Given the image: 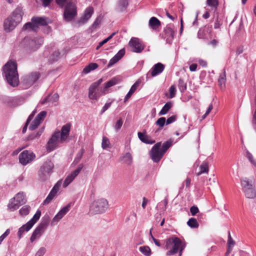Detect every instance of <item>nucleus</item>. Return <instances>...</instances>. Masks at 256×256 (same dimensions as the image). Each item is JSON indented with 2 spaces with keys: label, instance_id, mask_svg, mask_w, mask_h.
<instances>
[{
  "label": "nucleus",
  "instance_id": "nucleus-1",
  "mask_svg": "<svg viewBox=\"0 0 256 256\" xmlns=\"http://www.w3.org/2000/svg\"><path fill=\"white\" fill-rule=\"evenodd\" d=\"M119 76H116L104 84L102 88L98 90V87L103 82L102 78H100L93 82L88 88V98L92 100H98L100 96L110 92L109 88L121 82Z\"/></svg>",
  "mask_w": 256,
  "mask_h": 256
},
{
  "label": "nucleus",
  "instance_id": "nucleus-2",
  "mask_svg": "<svg viewBox=\"0 0 256 256\" xmlns=\"http://www.w3.org/2000/svg\"><path fill=\"white\" fill-rule=\"evenodd\" d=\"M4 75L8 83L12 86H16L19 83L17 64L15 61L10 60L4 66Z\"/></svg>",
  "mask_w": 256,
  "mask_h": 256
},
{
  "label": "nucleus",
  "instance_id": "nucleus-3",
  "mask_svg": "<svg viewBox=\"0 0 256 256\" xmlns=\"http://www.w3.org/2000/svg\"><path fill=\"white\" fill-rule=\"evenodd\" d=\"M164 248L168 250L166 255L171 256L178 252V256H182L185 245L182 240L176 236L170 237L165 240Z\"/></svg>",
  "mask_w": 256,
  "mask_h": 256
},
{
  "label": "nucleus",
  "instance_id": "nucleus-4",
  "mask_svg": "<svg viewBox=\"0 0 256 256\" xmlns=\"http://www.w3.org/2000/svg\"><path fill=\"white\" fill-rule=\"evenodd\" d=\"M108 202L104 198H98L92 201L90 206V213L92 214H102L108 208Z\"/></svg>",
  "mask_w": 256,
  "mask_h": 256
},
{
  "label": "nucleus",
  "instance_id": "nucleus-5",
  "mask_svg": "<svg viewBox=\"0 0 256 256\" xmlns=\"http://www.w3.org/2000/svg\"><path fill=\"white\" fill-rule=\"evenodd\" d=\"M54 164L49 160H46L40 166L38 171L39 179L42 182L46 180L53 172Z\"/></svg>",
  "mask_w": 256,
  "mask_h": 256
},
{
  "label": "nucleus",
  "instance_id": "nucleus-6",
  "mask_svg": "<svg viewBox=\"0 0 256 256\" xmlns=\"http://www.w3.org/2000/svg\"><path fill=\"white\" fill-rule=\"evenodd\" d=\"M242 189L246 197L248 198H254L256 196V192L254 184L246 178L240 179Z\"/></svg>",
  "mask_w": 256,
  "mask_h": 256
},
{
  "label": "nucleus",
  "instance_id": "nucleus-7",
  "mask_svg": "<svg viewBox=\"0 0 256 256\" xmlns=\"http://www.w3.org/2000/svg\"><path fill=\"white\" fill-rule=\"evenodd\" d=\"M48 19L44 17H33L32 22L26 24L22 29L24 30L36 31L40 26H46Z\"/></svg>",
  "mask_w": 256,
  "mask_h": 256
},
{
  "label": "nucleus",
  "instance_id": "nucleus-8",
  "mask_svg": "<svg viewBox=\"0 0 256 256\" xmlns=\"http://www.w3.org/2000/svg\"><path fill=\"white\" fill-rule=\"evenodd\" d=\"M41 216V212L38 210L33 217L25 224L21 226L18 232V236L20 238L24 232H28L39 220Z\"/></svg>",
  "mask_w": 256,
  "mask_h": 256
},
{
  "label": "nucleus",
  "instance_id": "nucleus-9",
  "mask_svg": "<svg viewBox=\"0 0 256 256\" xmlns=\"http://www.w3.org/2000/svg\"><path fill=\"white\" fill-rule=\"evenodd\" d=\"M26 200L23 192H18L11 200L8 205V209L11 211L17 210L20 205L26 203Z\"/></svg>",
  "mask_w": 256,
  "mask_h": 256
},
{
  "label": "nucleus",
  "instance_id": "nucleus-10",
  "mask_svg": "<svg viewBox=\"0 0 256 256\" xmlns=\"http://www.w3.org/2000/svg\"><path fill=\"white\" fill-rule=\"evenodd\" d=\"M40 74L33 72L23 77L21 84L24 89H27L32 86L40 78Z\"/></svg>",
  "mask_w": 256,
  "mask_h": 256
},
{
  "label": "nucleus",
  "instance_id": "nucleus-11",
  "mask_svg": "<svg viewBox=\"0 0 256 256\" xmlns=\"http://www.w3.org/2000/svg\"><path fill=\"white\" fill-rule=\"evenodd\" d=\"M77 14L76 6L72 2H68L64 8V18L67 21L72 20Z\"/></svg>",
  "mask_w": 256,
  "mask_h": 256
},
{
  "label": "nucleus",
  "instance_id": "nucleus-12",
  "mask_svg": "<svg viewBox=\"0 0 256 256\" xmlns=\"http://www.w3.org/2000/svg\"><path fill=\"white\" fill-rule=\"evenodd\" d=\"M161 143L158 142L152 148L150 152V156L154 162H158L162 158L164 153L160 150Z\"/></svg>",
  "mask_w": 256,
  "mask_h": 256
},
{
  "label": "nucleus",
  "instance_id": "nucleus-13",
  "mask_svg": "<svg viewBox=\"0 0 256 256\" xmlns=\"http://www.w3.org/2000/svg\"><path fill=\"white\" fill-rule=\"evenodd\" d=\"M36 158L35 154L32 152L28 150L23 151L19 155L20 162L23 166L31 162Z\"/></svg>",
  "mask_w": 256,
  "mask_h": 256
},
{
  "label": "nucleus",
  "instance_id": "nucleus-14",
  "mask_svg": "<svg viewBox=\"0 0 256 256\" xmlns=\"http://www.w3.org/2000/svg\"><path fill=\"white\" fill-rule=\"evenodd\" d=\"M60 132H55L48 140L47 144V150L50 152L54 150L58 146L60 140Z\"/></svg>",
  "mask_w": 256,
  "mask_h": 256
},
{
  "label": "nucleus",
  "instance_id": "nucleus-15",
  "mask_svg": "<svg viewBox=\"0 0 256 256\" xmlns=\"http://www.w3.org/2000/svg\"><path fill=\"white\" fill-rule=\"evenodd\" d=\"M24 42L32 50L38 49L44 42L42 38L38 37L34 38H24Z\"/></svg>",
  "mask_w": 256,
  "mask_h": 256
},
{
  "label": "nucleus",
  "instance_id": "nucleus-16",
  "mask_svg": "<svg viewBox=\"0 0 256 256\" xmlns=\"http://www.w3.org/2000/svg\"><path fill=\"white\" fill-rule=\"evenodd\" d=\"M128 44L132 48V51L134 52L140 53L144 48V46L138 38H132L129 42Z\"/></svg>",
  "mask_w": 256,
  "mask_h": 256
},
{
  "label": "nucleus",
  "instance_id": "nucleus-17",
  "mask_svg": "<svg viewBox=\"0 0 256 256\" xmlns=\"http://www.w3.org/2000/svg\"><path fill=\"white\" fill-rule=\"evenodd\" d=\"M48 226V222H45L40 224L34 231L31 237L30 241L33 242L37 238H39L44 233Z\"/></svg>",
  "mask_w": 256,
  "mask_h": 256
},
{
  "label": "nucleus",
  "instance_id": "nucleus-18",
  "mask_svg": "<svg viewBox=\"0 0 256 256\" xmlns=\"http://www.w3.org/2000/svg\"><path fill=\"white\" fill-rule=\"evenodd\" d=\"M83 165L80 164L76 170L67 176L63 183L64 188L67 187L80 174Z\"/></svg>",
  "mask_w": 256,
  "mask_h": 256
},
{
  "label": "nucleus",
  "instance_id": "nucleus-19",
  "mask_svg": "<svg viewBox=\"0 0 256 256\" xmlns=\"http://www.w3.org/2000/svg\"><path fill=\"white\" fill-rule=\"evenodd\" d=\"M46 114L47 112L46 111H42L39 113L30 124L29 126V130H33L36 129L46 118Z\"/></svg>",
  "mask_w": 256,
  "mask_h": 256
},
{
  "label": "nucleus",
  "instance_id": "nucleus-20",
  "mask_svg": "<svg viewBox=\"0 0 256 256\" xmlns=\"http://www.w3.org/2000/svg\"><path fill=\"white\" fill-rule=\"evenodd\" d=\"M176 30L170 26H167L164 30V36L166 42L170 44L175 34Z\"/></svg>",
  "mask_w": 256,
  "mask_h": 256
},
{
  "label": "nucleus",
  "instance_id": "nucleus-21",
  "mask_svg": "<svg viewBox=\"0 0 256 256\" xmlns=\"http://www.w3.org/2000/svg\"><path fill=\"white\" fill-rule=\"evenodd\" d=\"M165 66L160 62L155 64L147 74V77L149 74L152 77L156 76L161 74L164 70Z\"/></svg>",
  "mask_w": 256,
  "mask_h": 256
},
{
  "label": "nucleus",
  "instance_id": "nucleus-22",
  "mask_svg": "<svg viewBox=\"0 0 256 256\" xmlns=\"http://www.w3.org/2000/svg\"><path fill=\"white\" fill-rule=\"evenodd\" d=\"M60 181L58 182L53 187L46 198L44 201L43 204H49L51 200L56 196V194L60 186Z\"/></svg>",
  "mask_w": 256,
  "mask_h": 256
},
{
  "label": "nucleus",
  "instance_id": "nucleus-23",
  "mask_svg": "<svg viewBox=\"0 0 256 256\" xmlns=\"http://www.w3.org/2000/svg\"><path fill=\"white\" fill-rule=\"evenodd\" d=\"M60 181L58 182L53 187L46 198L44 201L43 204H49L51 200L56 196V194L60 186Z\"/></svg>",
  "mask_w": 256,
  "mask_h": 256
},
{
  "label": "nucleus",
  "instance_id": "nucleus-24",
  "mask_svg": "<svg viewBox=\"0 0 256 256\" xmlns=\"http://www.w3.org/2000/svg\"><path fill=\"white\" fill-rule=\"evenodd\" d=\"M70 128L71 124L70 123H68L62 126L60 136V142H64L68 138L70 134Z\"/></svg>",
  "mask_w": 256,
  "mask_h": 256
},
{
  "label": "nucleus",
  "instance_id": "nucleus-25",
  "mask_svg": "<svg viewBox=\"0 0 256 256\" xmlns=\"http://www.w3.org/2000/svg\"><path fill=\"white\" fill-rule=\"evenodd\" d=\"M125 54V50L122 48L112 58L108 65V67L110 68L113 66L114 64L116 63L119 60H120Z\"/></svg>",
  "mask_w": 256,
  "mask_h": 256
},
{
  "label": "nucleus",
  "instance_id": "nucleus-26",
  "mask_svg": "<svg viewBox=\"0 0 256 256\" xmlns=\"http://www.w3.org/2000/svg\"><path fill=\"white\" fill-rule=\"evenodd\" d=\"M16 25L17 24L9 17L4 22V29L9 32L13 30Z\"/></svg>",
  "mask_w": 256,
  "mask_h": 256
},
{
  "label": "nucleus",
  "instance_id": "nucleus-27",
  "mask_svg": "<svg viewBox=\"0 0 256 256\" xmlns=\"http://www.w3.org/2000/svg\"><path fill=\"white\" fill-rule=\"evenodd\" d=\"M94 12L93 8L89 6L86 8L84 11V16L80 18V22L84 24L87 22L92 16Z\"/></svg>",
  "mask_w": 256,
  "mask_h": 256
},
{
  "label": "nucleus",
  "instance_id": "nucleus-28",
  "mask_svg": "<svg viewBox=\"0 0 256 256\" xmlns=\"http://www.w3.org/2000/svg\"><path fill=\"white\" fill-rule=\"evenodd\" d=\"M10 18L16 24L20 22L22 20V15L20 10L19 9L16 10Z\"/></svg>",
  "mask_w": 256,
  "mask_h": 256
},
{
  "label": "nucleus",
  "instance_id": "nucleus-29",
  "mask_svg": "<svg viewBox=\"0 0 256 256\" xmlns=\"http://www.w3.org/2000/svg\"><path fill=\"white\" fill-rule=\"evenodd\" d=\"M138 136L139 139L143 142L146 144H153L155 142V140L150 138V136L144 134L141 132L138 133Z\"/></svg>",
  "mask_w": 256,
  "mask_h": 256
},
{
  "label": "nucleus",
  "instance_id": "nucleus-30",
  "mask_svg": "<svg viewBox=\"0 0 256 256\" xmlns=\"http://www.w3.org/2000/svg\"><path fill=\"white\" fill-rule=\"evenodd\" d=\"M160 24V22L156 17H152L149 20L148 26L153 30H156Z\"/></svg>",
  "mask_w": 256,
  "mask_h": 256
},
{
  "label": "nucleus",
  "instance_id": "nucleus-31",
  "mask_svg": "<svg viewBox=\"0 0 256 256\" xmlns=\"http://www.w3.org/2000/svg\"><path fill=\"white\" fill-rule=\"evenodd\" d=\"M120 160L128 166H130L132 162V156L130 152H126L120 158Z\"/></svg>",
  "mask_w": 256,
  "mask_h": 256
},
{
  "label": "nucleus",
  "instance_id": "nucleus-32",
  "mask_svg": "<svg viewBox=\"0 0 256 256\" xmlns=\"http://www.w3.org/2000/svg\"><path fill=\"white\" fill-rule=\"evenodd\" d=\"M172 103L170 102H166L162 107V110L158 113L159 116H162L166 114L169 110L172 108Z\"/></svg>",
  "mask_w": 256,
  "mask_h": 256
},
{
  "label": "nucleus",
  "instance_id": "nucleus-33",
  "mask_svg": "<svg viewBox=\"0 0 256 256\" xmlns=\"http://www.w3.org/2000/svg\"><path fill=\"white\" fill-rule=\"evenodd\" d=\"M226 81V72L224 70V72L220 74L218 82L221 88H223L225 86Z\"/></svg>",
  "mask_w": 256,
  "mask_h": 256
},
{
  "label": "nucleus",
  "instance_id": "nucleus-34",
  "mask_svg": "<svg viewBox=\"0 0 256 256\" xmlns=\"http://www.w3.org/2000/svg\"><path fill=\"white\" fill-rule=\"evenodd\" d=\"M59 96L57 94H54L51 97L50 96L46 98L42 101L41 102L42 104H44L47 102H56L58 100Z\"/></svg>",
  "mask_w": 256,
  "mask_h": 256
},
{
  "label": "nucleus",
  "instance_id": "nucleus-35",
  "mask_svg": "<svg viewBox=\"0 0 256 256\" xmlns=\"http://www.w3.org/2000/svg\"><path fill=\"white\" fill-rule=\"evenodd\" d=\"M200 172L197 174L198 176H200L203 173H208V163L206 162H204L200 166Z\"/></svg>",
  "mask_w": 256,
  "mask_h": 256
},
{
  "label": "nucleus",
  "instance_id": "nucleus-36",
  "mask_svg": "<svg viewBox=\"0 0 256 256\" xmlns=\"http://www.w3.org/2000/svg\"><path fill=\"white\" fill-rule=\"evenodd\" d=\"M140 251L145 256H150L151 250L148 246H144L139 248Z\"/></svg>",
  "mask_w": 256,
  "mask_h": 256
},
{
  "label": "nucleus",
  "instance_id": "nucleus-37",
  "mask_svg": "<svg viewBox=\"0 0 256 256\" xmlns=\"http://www.w3.org/2000/svg\"><path fill=\"white\" fill-rule=\"evenodd\" d=\"M128 6V0H120L118 2V8L120 12L124 11Z\"/></svg>",
  "mask_w": 256,
  "mask_h": 256
},
{
  "label": "nucleus",
  "instance_id": "nucleus-38",
  "mask_svg": "<svg viewBox=\"0 0 256 256\" xmlns=\"http://www.w3.org/2000/svg\"><path fill=\"white\" fill-rule=\"evenodd\" d=\"M172 139H170L163 143L160 150L165 154L166 150L172 146Z\"/></svg>",
  "mask_w": 256,
  "mask_h": 256
},
{
  "label": "nucleus",
  "instance_id": "nucleus-39",
  "mask_svg": "<svg viewBox=\"0 0 256 256\" xmlns=\"http://www.w3.org/2000/svg\"><path fill=\"white\" fill-rule=\"evenodd\" d=\"M187 224L191 228H198L199 224L195 218H192L188 220Z\"/></svg>",
  "mask_w": 256,
  "mask_h": 256
},
{
  "label": "nucleus",
  "instance_id": "nucleus-40",
  "mask_svg": "<svg viewBox=\"0 0 256 256\" xmlns=\"http://www.w3.org/2000/svg\"><path fill=\"white\" fill-rule=\"evenodd\" d=\"M44 130V127L42 128H40L38 131L36 132H34L30 134L28 137V140H33L34 138L39 137L43 132Z\"/></svg>",
  "mask_w": 256,
  "mask_h": 256
},
{
  "label": "nucleus",
  "instance_id": "nucleus-41",
  "mask_svg": "<svg viewBox=\"0 0 256 256\" xmlns=\"http://www.w3.org/2000/svg\"><path fill=\"white\" fill-rule=\"evenodd\" d=\"M30 208L28 205L23 206L19 210L21 216H24L28 214L30 212Z\"/></svg>",
  "mask_w": 256,
  "mask_h": 256
},
{
  "label": "nucleus",
  "instance_id": "nucleus-42",
  "mask_svg": "<svg viewBox=\"0 0 256 256\" xmlns=\"http://www.w3.org/2000/svg\"><path fill=\"white\" fill-rule=\"evenodd\" d=\"M178 88L181 92H184L186 90V84L182 78L178 80Z\"/></svg>",
  "mask_w": 256,
  "mask_h": 256
},
{
  "label": "nucleus",
  "instance_id": "nucleus-43",
  "mask_svg": "<svg viewBox=\"0 0 256 256\" xmlns=\"http://www.w3.org/2000/svg\"><path fill=\"white\" fill-rule=\"evenodd\" d=\"M63 215L61 213L58 212L53 218L51 222V224L55 225L58 223V222H59L60 220H61L63 218Z\"/></svg>",
  "mask_w": 256,
  "mask_h": 256
},
{
  "label": "nucleus",
  "instance_id": "nucleus-44",
  "mask_svg": "<svg viewBox=\"0 0 256 256\" xmlns=\"http://www.w3.org/2000/svg\"><path fill=\"white\" fill-rule=\"evenodd\" d=\"M110 142L108 138L106 136H103L102 142V147L104 150L110 147Z\"/></svg>",
  "mask_w": 256,
  "mask_h": 256
},
{
  "label": "nucleus",
  "instance_id": "nucleus-45",
  "mask_svg": "<svg viewBox=\"0 0 256 256\" xmlns=\"http://www.w3.org/2000/svg\"><path fill=\"white\" fill-rule=\"evenodd\" d=\"M246 156L251 164L256 168V160L254 158L252 155L248 151L246 152Z\"/></svg>",
  "mask_w": 256,
  "mask_h": 256
},
{
  "label": "nucleus",
  "instance_id": "nucleus-46",
  "mask_svg": "<svg viewBox=\"0 0 256 256\" xmlns=\"http://www.w3.org/2000/svg\"><path fill=\"white\" fill-rule=\"evenodd\" d=\"M206 4L208 6L216 8L218 6V0H207Z\"/></svg>",
  "mask_w": 256,
  "mask_h": 256
},
{
  "label": "nucleus",
  "instance_id": "nucleus-47",
  "mask_svg": "<svg viewBox=\"0 0 256 256\" xmlns=\"http://www.w3.org/2000/svg\"><path fill=\"white\" fill-rule=\"evenodd\" d=\"M228 247L232 249L235 244V242L232 238L230 232H228Z\"/></svg>",
  "mask_w": 256,
  "mask_h": 256
},
{
  "label": "nucleus",
  "instance_id": "nucleus-48",
  "mask_svg": "<svg viewBox=\"0 0 256 256\" xmlns=\"http://www.w3.org/2000/svg\"><path fill=\"white\" fill-rule=\"evenodd\" d=\"M165 123H166V118L164 117H161L156 121V124L162 128L164 126Z\"/></svg>",
  "mask_w": 256,
  "mask_h": 256
},
{
  "label": "nucleus",
  "instance_id": "nucleus-49",
  "mask_svg": "<svg viewBox=\"0 0 256 256\" xmlns=\"http://www.w3.org/2000/svg\"><path fill=\"white\" fill-rule=\"evenodd\" d=\"M176 88L174 86L172 85L171 86L169 89V92H170V96L169 98H172L174 97L175 96L176 94Z\"/></svg>",
  "mask_w": 256,
  "mask_h": 256
},
{
  "label": "nucleus",
  "instance_id": "nucleus-50",
  "mask_svg": "<svg viewBox=\"0 0 256 256\" xmlns=\"http://www.w3.org/2000/svg\"><path fill=\"white\" fill-rule=\"evenodd\" d=\"M123 124V121L122 118H120L116 122L114 125V128L115 130L118 132V130L120 129Z\"/></svg>",
  "mask_w": 256,
  "mask_h": 256
},
{
  "label": "nucleus",
  "instance_id": "nucleus-51",
  "mask_svg": "<svg viewBox=\"0 0 256 256\" xmlns=\"http://www.w3.org/2000/svg\"><path fill=\"white\" fill-rule=\"evenodd\" d=\"M206 36L204 29L203 28H200L198 32V37L199 38H204Z\"/></svg>",
  "mask_w": 256,
  "mask_h": 256
},
{
  "label": "nucleus",
  "instance_id": "nucleus-52",
  "mask_svg": "<svg viewBox=\"0 0 256 256\" xmlns=\"http://www.w3.org/2000/svg\"><path fill=\"white\" fill-rule=\"evenodd\" d=\"M177 119V116L176 115L172 116L168 118L166 120V124H170L174 122Z\"/></svg>",
  "mask_w": 256,
  "mask_h": 256
},
{
  "label": "nucleus",
  "instance_id": "nucleus-53",
  "mask_svg": "<svg viewBox=\"0 0 256 256\" xmlns=\"http://www.w3.org/2000/svg\"><path fill=\"white\" fill-rule=\"evenodd\" d=\"M70 205L69 204H68L67 206H66L64 207L63 208H62L59 211V212L60 213H61L63 215V216H64L70 210Z\"/></svg>",
  "mask_w": 256,
  "mask_h": 256
},
{
  "label": "nucleus",
  "instance_id": "nucleus-54",
  "mask_svg": "<svg viewBox=\"0 0 256 256\" xmlns=\"http://www.w3.org/2000/svg\"><path fill=\"white\" fill-rule=\"evenodd\" d=\"M140 82L138 81L136 82L130 88V91L134 94L137 90L140 85Z\"/></svg>",
  "mask_w": 256,
  "mask_h": 256
},
{
  "label": "nucleus",
  "instance_id": "nucleus-55",
  "mask_svg": "<svg viewBox=\"0 0 256 256\" xmlns=\"http://www.w3.org/2000/svg\"><path fill=\"white\" fill-rule=\"evenodd\" d=\"M46 252V248L44 247L40 248L36 254L35 256H43Z\"/></svg>",
  "mask_w": 256,
  "mask_h": 256
},
{
  "label": "nucleus",
  "instance_id": "nucleus-56",
  "mask_svg": "<svg viewBox=\"0 0 256 256\" xmlns=\"http://www.w3.org/2000/svg\"><path fill=\"white\" fill-rule=\"evenodd\" d=\"M198 212V208L196 206H193L190 208V212L192 216H195Z\"/></svg>",
  "mask_w": 256,
  "mask_h": 256
},
{
  "label": "nucleus",
  "instance_id": "nucleus-57",
  "mask_svg": "<svg viewBox=\"0 0 256 256\" xmlns=\"http://www.w3.org/2000/svg\"><path fill=\"white\" fill-rule=\"evenodd\" d=\"M60 55V53L58 51L54 52L51 57L52 60V62L56 60L59 58Z\"/></svg>",
  "mask_w": 256,
  "mask_h": 256
},
{
  "label": "nucleus",
  "instance_id": "nucleus-58",
  "mask_svg": "<svg viewBox=\"0 0 256 256\" xmlns=\"http://www.w3.org/2000/svg\"><path fill=\"white\" fill-rule=\"evenodd\" d=\"M84 152V150L83 149H81L80 151L78 154L76 158H75L74 162H78L82 158Z\"/></svg>",
  "mask_w": 256,
  "mask_h": 256
},
{
  "label": "nucleus",
  "instance_id": "nucleus-59",
  "mask_svg": "<svg viewBox=\"0 0 256 256\" xmlns=\"http://www.w3.org/2000/svg\"><path fill=\"white\" fill-rule=\"evenodd\" d=\"M112 102H107L106 103L104 106L102 107L101 111L100 114H102L104 112L111 106Z\"/></svg>",
  "mask_w": 256,
  "mask_h": 256
},
{
  "label": "nucleus",
  "instance_id": "nucleus-60",
  "mask_svg": "<svg viewBox=\"0 0 256 256\" xmlns=\"http://www.w3.org/2000/svg\"><path fill=\"white\" fill-rule=\"evenodd\" d=\"M100 20H99V18H97L95 21L93 23L92 25V27L94 28H96L100 24Z\"/></svg>",
  "mask_w": 256,
  "mask_h": 256
},
{
  "label": "nucleus",
  "instance_id": "nucleus-61",
  "mask_svg": "<svg viewBox=\"0 0 256 256\" xmlns=\"http://www.w3.org/2000/svg\"><path fill=\"white\" fill-rule=\"evenodd\" d=\"M40 1L42 2V6L44 7H46L49 6L52 0H40Z\"/></svg>",
  "mask_w": 256,
  "mask_h": 256
},
{
  "label": "nucleus",
  "instance_id": "nucleus-62",
  "mask_svg": "<svg viewBox=\"0 0 256 256\" xmlns=\"http://www.w3.org/2000/svg\"><path fill=\"white\" fill-rule=\"evenodd\" d=\"M132 94H133L129 90L128 93L126 94V96L124 97V102H126L130 98Z\"/></svg>",
  "mask_w": 256,
  "mask_h": 256
},
{
  "label": "nucleus",
  "instance_id": "nucleus-63",
  "mask_svg": "<svg viewBox=\"0 0 256 256\" xmlns=\"http://www.w3.org/2000/svg\"><path fill=\"white\" fill-rule=\"evenodd\" d=\"M88 66L90 71L96 70L98 67V65L96 63H90Z\"/></svg>",
  "mask_w": 256,
  "mask_h": 256
},
{
  "label": "nucleus",
  "instance_id": "nucleus-64",
  "mask_svg": "<svg viewBox=\"0 0 256 256\" xmlns=\"http://www.w3.org/2000/svg\"><path fill=\"white\" fill-rule=\"evenodd\" d=\"M198 64H200V65L202 67H206L207 66L206 62L204 60L200 59L198 60Z\"/></svg>",
  "mask_w": 256,
  "mask_h": 256
}]
</instances>
